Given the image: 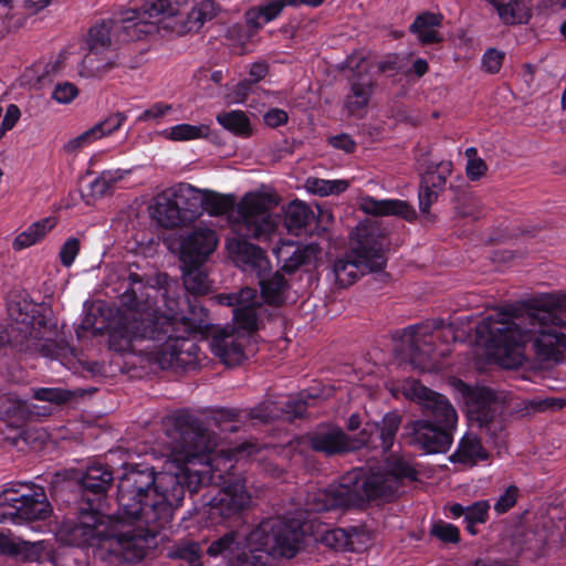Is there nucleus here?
<instances>
[{
  "mask_svg": "<svg viewBox=\"0 0 566 566\" xmlns=\"http://www.w3.org/2000/svg\"><path fill=\"white\" fill-rule=\"evenodd\" d=\"M400 423L401 417L396 412L386 413L379 422H367L357 436L359 448H381L385 452L389 451L395 443Z\"/></svg>",
  "mask_w": 566,
  "mask_h": 566,
  "instance_id": "17",
  "label": "nucleus"
},
{
  "mask_svg": "<svg viewBox=\"0 0 566 566\" xmlns=\"http://www.w3.org/2000/svg\"><path fill=\"white\" fill-rule=\"evenodd\" d=\"M268 74V64L264 62H255L251 64L249 69V81L251 83H258Z\"/></svg>",
  "mask_w": 566,
  "mask_h": 566,
  "instance_id": "59",
  "label": "nucleus"
},
{
  "mask_svg": "<svg viewBox=\"0 0 566 566\" xmlns=\"http://www.w3.org/2000/svg\"><path fill=\"white\" fill-rule=\"evenodd\" d=\"M252 83L249 80L237 83L228 93L227 98L229 103L240 104L243 103L251 91Z\"/></svg>",
  "mask_w": 566,
  "mask_h": 566,
  "instance_id": "53",
  "label": "nucleus"
},
{
  "mask_svg": "<svg viewBox=\"0 0 566 566\" xmlns=\"http://www.w3.org/2000/svg\"><path fill=\"white\" fill-rule=\"evenodd\" d=\"M227 250L233 262L244 272L255 274L258 283H285L280 272L272 274L265 252L240 237L227 240Z\"/></svg>",
  "mask_w": 566,
  "mask_h": 566,
  "instance_id": "13",
  "label": "nucleus"
},
{
  "mask_svg": "<svg viewBox=\"0 0 566 566\" xmlns=\"http://www.w3.org/2000/svg\"><path fill=\"white\" fill-rule=\"evenodd\" d=\"M24 400L15 394H6L0 397V417L10 426L20 427L25 421Z\"/></svg>",
  "mask_w": 566,
  "mask_h": 566,
  "instance_id": "35",
  "label": "nucleus"
},
{
  "mask_svg": "<svg viewBox=\"0 0 566 566\" xmlns=\"http://www.w3.org/2000/svg\"><path fill=\"white\" fill-rule=\"evenodd\" d=\"M32 396L35 400L61 405L72 398V392L62 388L42 387L32 389Z\"/></svg>",
  "mask_w": 566,
  "mask_h": 566,
  "instance_id": "42",
  "label": "nucleus"
},
{
  "mask_svg": "<svg viewBox=\"0 0 566 566\" xmlns=\"http://www.w3.org/2000/svg\"><path fill=\"white\" fill-rule=\"evenodd\" d=\"M21 116V112L15 104H10L7 108L6 115L2 119V133L10 130L14 127Z\"/></svg>",
  "mask_w": 566,
  "mask_h": 566,
  "instance_id": "58",
  "label": "nucleus"
},
{
  "mask_svg": "<svg viewBox=\"0 0 566 566\" xmlns=\"http://www.w3.org/2000/svg\"><path fill=\"white\" fill-rule=\"evenodd\" d=\"M442 21L443 15L441 13L426 11L415 19L409 30L423 45L441 43L444 41L443 34L440 32Z\"/></svg>",
  "mask_w": 566,
  "mask_h": 566,
  "instance_id": "25",
  "label": "nucleus"
},
{
  "mask_svg": "<svg viewBox=\"0 0 566 566\" xmlns=\"http://www.w3.org/2000/svg\"><path fill=\"white\" fill-rule=\"evenodd\" d=\"M433 335L427 325H413L399 333V344L396 350L402 359H407L415 368L430 371L434 365L430 363L433 356Z\"/></svg>",
  "mask_w": 566,
  "mask_h": 566,
  "instance_id": "16",
  "label": "nucleus"
},
{
  "mask_svg": "<svg viewBox=\"0 0 566 566\" xmlns=\"http://www.w3.org/2000/svg\"><path fill=\"white\" fill-rule=\"evenodd\" d=\"M277 205L275 196L265 191L247 192L230 216L232 228L247 238L270 240L276 232L281 218L272 209Z\"/></svg>",
  "mask_w": 566,
  "mask_h": 566,
  "instance_id": "10",
  "label": "nucleus"
},
{
  "mask_svg": "<svg viewBox=\"0 0 566 566\" xmlns=\"http://www.w3.org/2000/svg\"><path fill=\"white\" fill-rule=\"evenodd\" d=\"M356 533H348L347 528H334L329 530L324 535V542L326 545L335 549L348 551V546H353L350 536H355Z\"/></svg>",
  "mask_w": 566,
  "mask_h": 566,
  "instance_id": "44",
  "label": "nucleus"
},
{
  "mask_svg": "<svg viewBox=\"0 0 566 566\" xmlns=\"http://www.w3.org/2000/svg\"><path fill=\"white\" fill-rule=\"evenodd\" d=\"M305 402L303 401H286L285 409H282L287 419L293 417H301L305 412Z\"/></svg>",
  "mask_w": 566,
  "mask_h": 566,
  "instance_id": "63",
  "label": "nucleus"
},
{
  "mask_svg": "<svg viewBox=\"0 0 566 566\" xmlns=\"http://www.w3.org/2000/svg\"><path fill=\"white\" fill-rule=\"evenodd\" d=\"M8 315L10 326L6 336H0V349L10 343L20 350L49 354L57 336V323L49 306L18 295L9 300Z\"/></svg>",
  "mask_w": 566,
  "mask_h": 566,
  "instance_id": "8",
  "label": "nucleus"
},
{
  "mask_svg": "<svg viewBox=\"0 0 566 566\" xmlns=\"http://www.w3.org/2000/svg\"><path fill=\"white\" fill-rule=\"evenodd\" d=\"M457 389L463 395L471 419L480 426L488 424L496 412V401L493 392L486 388L471 389L464 382L455 381Z\"/></svg>",
  "mask_w": 566,
  "mask_h": 566,
  "instance_id": "21",
  "label": "nucleus"
},
{
  "mask_svg": "<svg viewBox=\"0 0 566 566\" xmlns=\"http://www.w3.org/2000/svg\"><path fill=\"white\" fill-rule=\"evenodd\" d=\"M54 547L50 541H25L17 537L11 557L22 563L44 564L54 560Z\"/></svg>",
  "mask_w": 566,
  "mask_h": 566,
  "instance_id": "24",
  "label": "nucleus"
},
{
  "mask_svg": "<svg viewBox=\"0 0 566 566\" xmlns=\"http://www.w3.org/2000/svg\"><path fill=\"white\" fill-rule=\"evenodd\" d=\"M260 286V294L256 289L247 285L237 293L216 296L219 304L234 307V328L216 334L210 344L212 353L227 366H237L244 359L245 334L260 329L268 314L263 303L281 305L289 301L286 293L290 285Z\"/></svg>",
  "mask_w": 566,
  "mask_h": 566,
  "instance_id": "6",
  "label": "nucleus"
},
{
  "mask_svg": "<svg viewBox=\"0 0 566 566\" xmlns=\"http://www.w3.org/2000/svg\"><path fill=\"white\" fill-rule=\"evenodd\" d=\"M112 481V472L102 463H93L87 467L86 472L81 478L82 486L93 493L105 492L109 488Z\"/></svg>",
  "mask_w": 566,
  "mask_h": 566,
  "instance_id": "33",
  "label": "nucleus"
},
{
  "mask_svg": "<svg viewBox=\"0 0 566 566\" xmlns=\"http://www.w3.org/2000/svg\"><path fill=\"white\" fill-rule=\"evenodd\" d=\"M80 94L77 86L71 82H59L52 91L51 97L62 105L71 104Z\"/></svg>",
  "mask_w": 566,
  "mask_h": 566,
  "instance_id": "43",
  "label": "nucleus"
},
{
  "mask_svg": "<svg viewBox=\"0 0 566 566\" xmlns=\"http://www.w3.org/2000/svg\"><path fill=\"white\" fill-rule=\"evenodd\" d=\"M127 116L124 113H115L106 117L104 120L95 124L87 130L83 132L78 136L70 139L63 149L67 154H73L82 148H85L96 140L108 136L120 128Z\"/></svg>",
  "mask_w": 566,
  "mask_h": 566,
  "instance_id": "22",
  "label": "nucleus"
},
{
  "mask_svg": "<svg viewBox=\"0 0 566 566\" xmlns=\"http://www.w3.org/2000/svg\"><path fill=\"white\" fill-rule=\"evenodd\" d=\"M358 208L364 213L375 217H401L407 221L416 218L415 209L400 199H376L367 195L358 199Z\"/></svg>",
  "mask_w": 566,
  "mask_h": 566,
  "instance_id": "23",
  "label": "nucleus"
},
{
  "mask_svg": "<svg viewBox=\"0 0 566 566\" xmlns=\"http://www.w3.org/2000/svg\"><path fill=\"white\" fill-rule=\"evenodd\" d=\"M401 391L408 399L416 401L421 408L430 412L437 427L448 432L455 429L458 415L450 401L442 395L427 388L418 380L407 379L401 384Z\"/></svg>",
  "mask_w": 566,
  "mask_h": 566,
  "instance_id": "14",
  "label": "nucleus"
},
{
  "mask_svg": "<svg viewBox=\"0 0 566 566\" xmlns=\"http://www.w3.org/2000/svg\"><path fill=\"white\" fill-rule=\"evenodd\" d=\"M124 308L109 305L104 301L97 300L85 303V313L76 333L82 336V332L88 331L93 335L108 332L115 324L120 323Z\"/></svg>",
  "mask_w": 566,
  "mask_h": 566,
  "instance_id": "20",
  "label": "nucleus"
},
{
  "mask_svg": "<svg viewBox=\"0 0 566 566\" xmlns=\"http://www.w3.org/2000/svg\"><path fill=\"white\" fill-rule=\"evenodd\" d=\"M287 113L280 108H271L264 114V122L270 127H277L287 122Z\"/></svg>",
  "mask_w": 566,
  "mask_h": 566,
  "instance_id": "57",
  "label": "nucleus"
},
{
  "mask_svg": "<svg viewBox=\"0 0 566 566\" xmlns=\"http://www.w3.org/2000/svg\"><path fill=\"white\" fill-rule=\"evenodd\" d=\"M129 174V170L114 169L103 171L93 182L92 190L97 195H105L112 187L124 179Z\"/></svg>",
  "mask_w": 566,
  "mask_h": 566,
  "instance_id": "41",
  "label": "nucleus"
},
{
  "mask_svg": "<svg viewBox=\"0 0 566 566\" xmlns=\"http://www.w3.org/2000/svg\"><path fill=\"white\" fill-rule=\"evenodd\" d=\"M219 242L216 231L208 227H196L184 237L180 245L181 256L193 269L184 277V283L191 280L192 283H205L203 273L198 268L217 248Z\"/></svg>",
  "mask_w": 566,
  "mask_h": 566,
  "instance_id": "15",
  "label": "nucleus"
},
{
  "mask_svg": "<svg viewBox=\"0 0 566 566\" xmlns=\"http://www.w3.org/2000/svg\"><path fill=\"white\" fill-rule=\"evenodd\" d=\"M216 119L223 128L235 135L249 136L251 134L250 120L242 111L222 112L217 115Z\"/></svg>",
  "mask_w": 566,
  "mask_h": 566,
  "instance_id": "38",
  "label": "nucleus"
},
{
  "mask_svg": "<svg viewBox=\"0 0 566 566\" xmlns=\"http://www.w3.org/2000/svg\"><path fill=\"white\" fill-rule=\"evenodd\" d=\"M159 135L169 142L187 143L208 138L210 126L207 124L192 125L188 123L176 124L159 132Z\"/></svg>",
  "mask_w": 566,
  "mask_h": 566,
  "instance_id": "29",
  "label": "nucleus"
},
{
  "mask_svg": "<svg viewBox=\"0 0 566 566\" xmlns=\"http://www.w3.org/2000/svg\"><path fill=\"white\" fill-rule=\"evenodd\" d=\"M562 304V295L547 294L536 301L527 316L495 314L484 318L478 326V334L488 335L489 357L504 368L518 367L531 343L539 363H560L566 354V311Z\"/></svg>",
  "mask_w": 566,
  "mask_h": 566,
  "instance_id": "3",
  "label": "nucleus"
},
{
  "mask_svg": "<svg viewBox=\"0 0 566 566\" xmlns=\"http://www.w3.org/2000/svg\"><path fill=\"white\" fill-rule=\"evenodd\" d=\"M347 258L336 260L328 269L326 279L334 283H354L367 274L381 272L385 253L389 248L388 238L379 224L364 220L349 232Z\"/></svg>",
  "mask_w": 566,
  "mask_h": 566,
  "instance_id": "9",
  "label": "nucleus"
},
{
  "mask_svg": "<svg viewBox=\"0 0 566 566\" xmlns=\"http://www.w3.org/2000/svg\"><path fill=\"white\" fill-rule=\"evenodd\" d=\"M313 210L302 201L291 202L285 210V226L292 233H300L314 219Z\"/></svg>",
  "mask_w": 566,
  "mask_h": 566,
  "instance_id": "32",
  "label": "nucleus"
},
{
  "mask_svg": "<svg viewBox=\"0 0 566 566\" xmlns=\"http://www.w3.org/2000/svg\"><path fill=\"white\" fill-rule=\"evenodd\" d=\"M416 476V470L402 458L377 470H354L339 484L310 493L304 512L266 518L242 541L232 533L227 534L213 542L207 552L210 556L229 552L241 566H263L270 557L292 558L301 547L304 527L312 521V513L344 510L373 500L389 501L397 495L403 479L415 480Z\"/></svg>",
  "mask_w": 566,
  "mask_h": 566,
  "instance_id": "2",
  "label": "nucleus"
},
{
  "mask_svg": "<svg viewBox=\"0 0 566 566\" xmlns=\"http://www.w3.org/2000/svg\"><path fill=\"white\" fill-rule=\"evenodd\" d=\"M406 436L411 444H416L428 453L444 452L452 442L451 433L428 420H416L406 424Z\"/></svg>",
  "mask_w": 566,
  "mask_h": 566,
  "instance_id": "18",
  "label": "nucleus"
},
{
  "mask_svg": "<svg viewBox=\"0 0 566 566\" xmlns=\"http://www.w3.org/2000/svg\"><path fill=\"white\" fill-rule=\"evenodd\" d=\"M116 65L117 62L111 53L88 50L78 66V74L85 78H101Z\"/></svg>",
  "mask_w": 566,
  "mask_h": 566,
  "instance_id": "28",
  "label": "nucleus"
},
{
  "mask_svg": "<svg viewBox=\"0 0 566 566\" xmlns=\"http://www.w3.org/2000/svg\"><path fill=\"white\" fill-rule=\"evenodd\" d=\"M438 198V189L437 188H430L429 186H426L423 189L419 192V208L422 213H428L430 210L431 205L437 200Z\"/></svg>",
  "mask_w": 566,
  "mask_h": 566,
  "instance_id": "55",
  "label": "nucleus"
},
{
  "mask_svg": "<svg viewBox=\"0 0 566 566\" xmlns=\"http://www.w3.org/2000/svg\"><path fill=\"white\" fill-rule=\"evenodd\" d=\"M51 513V504L42 488L30 489V493L7 489L0 494V522L22 525L45 520Z\"/></svg>",
  "mask_w": 566,
  "mask_h": 566,
  "instance_id": "12",
  "label": "nucleus"
},
{
  "mask_svg": "<svg viewBox=\"0 0 566 566\" xmlns=\"http://www.w3.org/2000/svg\"><path fill=\"white\" fill-rule=\"evenodd\" d=\"M310 444L314 451L326 455L346 453L359 449L357 437L346 434L340 428L322 426L310 434Z\"/></svg>",
  "mask_w": 566,
  "mask_h": 566,
  "instance_id": "19",
  "label": "nucleus"
},
{
  "mask_svg": "<svg viewBox=\"0 0 566 566\" xmlns=\"http://www.w3.org/2000/svg\"><path fill=\"white\" fill-rule=\"evenodd\" d=\"M333 147L343 149L346 153H352L355 149V143L348 135H338L331 138Z\"/></svg>",
  "mask_w": 566,
  "mask_h": 566,
  "instance_id": "60",
  "label": "nucleus"
},
{
  "mask_svg": "<svg viewBox=\"0 0 566 566\" xmlns=\"http://www.w3.org/2000/svg\"><path fill=\"white\" fill-rule=\"evenodd\" d=\"M488 457V451L482 447L480 440L472 434H465L462 438L455 453L452 455L454 460L464 464H474L486 460Z\"/></svg>",
  "mask_w": 566,
  "mask_h": 566,
  "instance_id": "31",
  "label": "nucleus"
},
{
  "mask_svg": "<svg viewBox=\"0 0 566 566\" xmlns=\"http://www.w3.org/2000/svg\"><path fill=\"white\" fill-rule=\"evenodd\" d=\"M486 170L488 166L482 158L468 160L465 166L467 177L472 181L481 179L485 175Z\"/></svg>",
  "mask_w": 566,
  "mask_h": 566,
  "instance_id": "54",
  "label": "nucleus"
},
{
  "mask_svg": "<svg viewBox=\"0 0 566 566\" xmlns=\"http://www.w3.org/2000/svg\"><path fill=\"white\" fill-rule=\"evenodd\" d=\"M216 13L217 7L211 0H148L123 20L122 29L125 40H138L151 33L155 27L184 35L199 31Z\"/></svg>",
  "mask_w": 566,
  "mask_h": 566,
  "instance_id": "7",
  "label": "nucleus"
},
{
  "mask_svg": "<svg viewBox=\"0 0 566 566\" xmlns=\"http://www.w3.org/2000/svg\"><path fill=\"white\" fill-rule=\"evenodd\" d=\"M504 24L526 23L531 18V0H484Z\"/></svg>",
  "mask_w": 566,
  "mask_h": 566,
  "instance_id": "26",
  "label": "nucleus"
},
{
  "mask_svg": "<svg viewBox=\"0 0 566 566\" xmlns=\"http://www.w3.org/2000/svg\"><path fill=\"white\" fill-rule=\"evenodd\" d=\"M503 60V52L496 49H489L482 56V67L488 73H497L502 66Z\"/></svg>",
  "mask_w": 566,
  "mask_h": 566,
  "instance_id": "52",
  "label": "nucleus"
},
{
  "mask_svg": "<svg viewBox=\"0 0 566 566\" xmlns=\"http://www.w3.org/2000/svg\"><path fill=\"white\" fill-rule=\"evenodd\" d=\"M349 182L345 179H319V178H307L305 188L314 195L326 197L331 195H339L347 190Z\"/></svg>",
  "mask_w": 566,
  "mask_h": 566,
  "instance_id": "39",
  "label": "nucleus"
},
{
  "mask_svg": "<svg viewBox=\"0 0 566 566\" xmlns=\"http://www.w3.org/2000/svg\"><path fill=\"white\" fill-rule=\"evenodd\" d=\"M124 303L119 324L108 333V347L118 354H140L161 369L182 366L191 361L197 346L185 337L188 324L177 313L158 314L149 306Z\"/></svg>",
  "mask_w": 566,
  "mask_h": 566,
  "instance_id": "4",
  "label": "nucleus"
},
{
  "mask_svg": "<svg viewBox=\"0 0 566 566\" xmlns=\"http://www.w3.org/2000/svg\"><path fill=\"white\" fill-rule=\"evenodd\" d=\"M203 211H207L210 216H222L234 206L233 196L220 195L210 190H203Z\"/></svg>",
  "mask_w": 566,
  "mask_h": 566,
  "instance_id": "40",
  "label": "nucleus"
},
{
  "mask_svg": "<svg viewBox=\"0 0 566 566\" xmlns=\"http://www.w3.org/2000/svg\"><path fill=\"white\" fill-rule=\"evenodd\" d=\"M203 189L179 182L156 196L153 218L164 228L193 222L203 213Z\"/></svg>",
  "mask_w": 566,
  "mask_h": 566,
  "instance_id": "11",
  "label": "nucleus"
},
{
  "mask_svg": "<svg viewBox=\"0 0 566 566\" xmlns=\"http://www.w3.org/2000/svg\"><path fill=\"white\" fill-rule=\"evenodd\" d=\"M273 252L277 263L281 264V270L285 273H292L297 270L306 259L305 251L292 241L282 242Z\"/></svg>",
  "mask_w": 566,
  "mask_h": 566,
  "instance_id": "34",
  "label": "nucleus"
},
{
  "mask_svg": "<svg viewBox=\"0 0 566 566\" xmlns=\"http://www.w3.org/2000/svg\"><path fill=\"white\" fill-rule=\"evenodd\" d=\"M489 501H478L470 506H465V521L475 523H485L489 517Z\"/></svg>",
  "mask_w": 566,
  "mask_h": 566,
  "instance_id": "51",
  "label": "nucleus"
},
{
  "mask_svg": "<svg viewBox=\"0 0 566 566\" xmlns=\"http://www.w3.org/2000/svg\"><path fill=\"white\" fill-rule=\"evenodd\" d=\"M55 224L56 222L53 218H45L33 222L14 238L12 242L13 250L21 251L36 244L55 227Z\"/></svg>",
  "mask_w": 566,
  "mask_h": 566,
  "instance_id": "30",
  "label": "nucleus"
},
{
  "mask_svg": "<svg viewBox=\"0 0 566 566\" xmlns=\"http://www.w3.org/2000/svg\"><path fill=\"white\" fill-rule=\"evenodd\" d=\"M24 407H27L25 411V420L36 417H45L50 415V409L48 407L38 406L32 401L24 400Z\"/></svg>",
  "mask_w": 566,
  "mask_h": 566,
  "instance_id": "62",
  "label": "nucleus"
},
{
  "mask_svg": "<svg viewBox=\"0 0 566 566\" xmlns=\"http://www.w3.org/2000/svg\"><path fill=\"white\" fill-rule=\"evenodd\" d=\"M171 460L157 474L150 470L130 471L119 481V503L129 514L142 511L136 501L153 497L146 511L148 523H168L174 507L180 505L185 489L196 492L206 483L220 484L208 503L209 520L214 523L235 517L252 503L245 480L238 474L235 463L256 452L253 444L211 453L216 442L211 434L189 416L179 415L164 422Z\"/></svg>",
  "mask_w": 566,
  "mask_h": 566,
  "instance_id": "1",
  "label": "nucleus"
},
{
  "mask_svg": "<svg viewBox=\"0 0 566 566\" xmlns=\"http://www.w3.org/2000/svg\"><path fill=\"white\" fill-rule=\"evenodd\" d=\"M136 501L142 507L138 514H129L118 503L119 516L116 518L101 514L87 503L80 509L76 520L64 523L61 536L69 545L95 547L101 557L113 555L125 560L140 559L155 537V526L160 527L165 523L146 521V511L153 502L151 496H142L140 500L137 497Z\"/></svg>",
  "mask_w": 566,
  "mask_h": 566,
  "instance_id": "5",
  "label": "nucleus"
},
{
  "mask_svg": "<svg viewBox=\"0 0 566 566\" xmlns=\"http://www.w3.org/2000/svg\"><path fill=\"white\" fill-rule=\"evenodd\" d=\"M170 556L185 559L190 564H195L201 556V548L198 543L181 544L170 554Z\"/></svg>",
  "mask_w": 566,
  "mask_h": 566,
  "instance_id": "50",
  "label": "nucleus"
},
{
  "mask_svg": "<svg viewBox=\"0 0 566 566\" xmlns=\"http://www.w3.org/2000/svg\"><path fill=\"white\" fill-rule=\"evenodd\" d=\"M172 105L164 102H157L153 105H150L148 108H146L144 112H142L137 118L136 122H159L166 115H168L172 111Z\"/></svg>",
  "mask_w": 566,
  "mask_h": 566,
  "instance_id": "45",
  "label": "nucleus"
},
{
  "mask_svg": "<svg viewBox=\"0 0 566 566\" xmlns=\"http://www.w3.org/2000/svg\"><path fill=\"white\" fill-rule=\"evenodd\" d=\"M457 214L463 218H479L476 205L473 201H464L457 207Z\"/></svg>",
  "mask_w": 566,
  "mask_h": 566,
  "instance_id": "64",
  "label": "nucleus"
},
{
  "mask_svg": "<svg viewBox=\"0 0 566 566\" xmlns=\"http://www.w3.org/2000/svg\"><path fill=\"white\" fill-rule=\"evenodd\" d=\"M431 533L437 538L446 543H457L459 541V530L450 523L440 521L433 524Z\"/></svg>",
  "mask_w": 566,
  "mask_h": 566,
  "instance_id": "48",
  "label": "nucleus"
},
{
  "mask_svg": "<svg viewBox=\"0 0 566 566\" xmlns=\"http://www.w3.org/2000/svg\"><path fill=\"white\" fill-rule=\"evenodd\" d=\"M80 248H81V244H80V240L76 239V238H69L62 245L60 252H59V258H60V261L61 263L64 265V266H70L73 264L74 260L76 259V256L78 255L80 253Z\"/></svg>",
  "mask_w": 566,
  "mask_h": 566,
  "instance_id": "49",
  "label": "nucleus"
},
{
  "mask_svg": "<svg viewBox=\"0 0 566 566\" xmlns=\"http://www.w3.org/2000/svg\"><path fill=\"white\" fill-rule=\"evenodd\" d=\"M373 93V82L367 74H359L350 81V91L345 101V107L352 115H360L367 107Z\"/></svg>",
  "mask_w": 566,
  "mask_h": 566,
  "instance_id": "27",
  "label": "nucleus"
},
{
  "mask_svg": "<svg viewBox=\"0 0 566 566\" xmlns=\"http://www.w3.org/2000/svg\"><path fill=\"white\" fill-rule=\"evenodd\" d=\"M112 29V21H103L92 27L86 40L87 50L111 53Z\"/></svg>",
  "mask_w": 566,
  "mask_h": 566,
  "instance_id": "37",
  "label": "nucleus"
},
{
  "mask_svg": "<svg viewBox=\"0 0 566 566\" xmlns=\"http://www.w3.org/2000/svg\"><path fill=\"white\" fill-rule=\"evenodd\" d=\"M518 488L515 485H510L494 503V511L497 514L506 513L510 509H512L515 505L518 499Z\"/></svg>",
  "mask_w": 566,
  "mask_h": 566,
  "instance_id": "47",
  "label": "nucleus"
},
{
  "mask_svg": "<svg viewBox=\"0 0 566 566\" xmlns=\"http://www.w3.org/2000/svg\"><path fill=\"white\" fill-rule=\"evenodd\" d=\"M17 537L12 536L10 532H3L0 530V554L11 557L14 541Z\"/></svg>",
  "mask_w": 566,
  "mask_h": 566,
  "instance_id": "61",
  "label": "nucleus"
},
{
  "mask_svg": "<svg viewBox=\"0 0 566 566\" xmlns=\"http://www.w3.org/2000/svg\"><path fill=\"white\" fill-rule=\"evenodd\" d=\"M286 6H290V2L285 0H272L258 9L249 10L247 12V22L254 28H262L277 18Z\"/></svg>",
  "mask_w": 566,
  "mask_h": 566,
  "instance_id": "36",
  "label": "nucleus"
},
{
  "mask_svg": "<svg viewBox=\"0 0 566 566\" xmlns=\"http://www.w3.org/2000/svg\"><path fill=\"white\" fill-rule=\"evenodd\" d=\"M451 172L452 163L450 160H442L438 163L434 170L428 171L429 182L431 184V187L437 189L443 188Z\"/></svg>",
  "mask_w": 566,
  "mask_h": 566,
  "instance_id": "46",
  "label": "nucleus"
},
{
  "mask_svg": "<svg viewBox=\"0 0 566 566\" xmlns=\"http://www.w3.org/2000/svg\"><path fill=\"white\" fill-rule=\"evenodd\" d=\"M347 531L348 533H356L355 536H350V542L353 543V546H348V551L358 552L367 546L369 542V536L364 530L358 527H349L347 528Z\"/></svg>",
  "mask_w": 566,
  "mask_h": 566,
  "instance_id": "56",
  "label": "nucleus"
}]
</instances>
